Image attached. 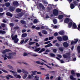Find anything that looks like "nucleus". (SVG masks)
<instances>
[{
	"mask_svg": "<svg viewBox=\"0 0 80 80\" xmlns=\"http://www.w3.org/2000/svg\"><path fill=\"white\" fill-rule=\"evenodd\" d=\"M3 8H0V13L3 12Z\"/></svg>",
	"mask_w": 80,
	"mask_h": 80,
	"instance_id": "nucleus-56",
	"label": "nucleus"
},
{
	"mask_svg": "<svg viewBox=\"0 0 80 80\" xmlns=\"http://www.w3.org/2000/svg\"><path fill=\"white\" fill-rule=\"evenodd\" d=\"M20 22H21V23H22V24H25V21L23 20H22Z\"/></svg>",
	"mask_w": 80,
	"mask_h": 80,
	"instance_id": "nucleus-35",
	"label": "nucleus"
},
{
	"mask_svg": "<svg viewBox=\"0 0 80 80\" xmlns=\"http://www.w3.org/2000/svg\"><path fill=\"white\" fill-rule=\"evenodd\" d=\"M71 72L72 75H71L70 76L69 78L70 79H71V80H77V79L76 78H74L73 76H73H74V77H75V75H76L77 77H80V73H75V71H73V70H72Z\"/></svg>",
	"mask_w": 80,
	"mask_h": 80,
	"instance_id": "nucleus-1",
	"label": "nucleus"
},
{
	"mask_svg": "<svg viewBox=\"0 0 80 80\" xmlns=\"http://www.w3.org/2000/svg\"><path fill=\"white\" fill-rule=\"evenodd\" d=\"M59 50L60 51V52L63 51V48H62V47L59 48Z\"/></svg>",
	"mask_w": 80,
	"mask_h": 80,
	"instance_id": "nucleus-33",
	"label": "nucleus"
},
{
	"mask_svg": "<svg viewBox=\"0 0 80 80\" xmlns=\"http://www.w3.org/2000/svg\"><path fill=\"white\" fill-rule=\"evenodd\" d=\"M76 43L74 41H72L71 43V45H73V44H75Z\"/></svg>",
	"mask_w": 80,
	"mask_h": 80,
	"instance_id": "nucleus-45",
	"label": "nucleus"
},
{
	"mask_svg": "<svg viewBox=\"0 0 80 80\" xmlns=\"http://www.w3.org/2000/svg\"><path fill=\"white\" fill-rule=\"evenodd\" d=\"M36 30H40V28L39 27H37L36 28Z\"/></svg>",
	"mask_w": 80,
	"mask_h": 80,
	"instance_id": "nucleus-58",
	"label": "nucleus"
},
{
	"mask_svg": "<svg viewBox=\"0 0 80 80\" xmlns=\"http://www.w3.org/2000/svg\"><path fill=\"white\" fill-rule=\"evenodd\" d=\"M1 27H2L3 28H4V27H5V24H1Z\"/></svg>",
	"mask_w": 80,
	"mask_h": 80,
	"instance_id": "nucleus-38",
	"label": "nucleus"
},
{
	"mask_svg": "<svg viewBox=\"0 0 80 80\" xmlns=\"http://www.w3.org/2000/svg\"><path fill=\"white\" fill-rule=\"evenodd\" d=\"M13 4L14 5H18V2L17 1H15L13 2Z\"/></svg>",
	"mask_w": 80,
	"mask_h": 80,
	"instance_id": "nucleus-30",
	"label": "nucleus"
},
{
	"mask_svg": "<svg viewBox=\"0 0 80 80\" xmlns=\"http://www.w3.org/2000/svg\"><path fill=\"white\" fill-rule=\"evenodd\" d=\"M6 15L7 16H9V17H11L13 16L12 14H11L10 12H8L6 13Z\"/></svg>",
	"mask_w": 80,
	"mask_h": 80,
	"instance_id": "nucleus-16",
	"label": "nucleus"
},
{
	"mask_svg": "<svg viewBox=\"0 0 80 80\" xmlns=\"http://www.w3.org/2000/svg\"><path fill=\"white\" fill-rule=\"evenodd\" d=\"M41 48H37L36 49L34 50L35 52H38L39 50H40Z\"/></svg>",
	"mask_w": 80,
	"mask_h": 80,
	"instance_id": "nucleus-32",
	"label": "nucleus"
},
{
	"mask_svg": "<svg viewBox=\"0 0 80 80\" xmlns=\"http://www.w3.org/2000/svg\"><path fill=\"white\" fill-rule=\"evenodd\" d=\"M38 33L40 37H42V36H43L40 32H38Z\"/></svg>",
	"mask_w": 80,
	"mask_h": 80,
	"instance_id": "nucleus-60",
	"label": "nucleus"
},
{
	"mask_svg": "<svg viewBox=\"0 0 80 80\" xmlns=\"http://www.w3.org/2000/svg\"><path fill=\"white\" fill-rule=\"evenodd\" d=\"M18 16L19 17H20L23 16V13H19V14H18Z\"/></svg>",
	"mask_w": 80,
	"mask_h": 80,
	"instance_id": "nucleus-40",
	"label": "nucleus"
},
{
	"mask_svg": "<svg viewBox=\"0 0 80 80\" xmlns=\"http://www.w3.org/2000/svg\"><path fill=\"white\" fill-rule=\"evenodd\" d=\"M28 40H29L28 39H26L24 41V43H26V42H27V41H28Z\"/></svg>",
	"mask_w": 80,
	"mask_h": 80,
	"instance_id": "nucleus-63",
	"label": "nucleus"
},
{
	"mask_svg": "<svg viewBox=\"0 0 80 80\" xmlns=\"http://www.w3.org/2000/svg\"><path fill=\"white\" fill-rule=\"evenodd\" d=\"M57 38L59 42H62V39H63V38H62V37L58 36L57 37Z\"/></svg>",
	"mask_w": 80,
	"mask_h": 80,
	"instance_id": "nucleus-14",
	"label": "nucleus"
},
{
	"mask_svg": "<svg viewBox=\"0 0 80 80\" xmlns=\"http://www.w3.org/2000/svg\"><path fill=\"white\" fill-rule=\"evenodd\" d=\"M9 72H11V73H13V75H15V74L16 73L15 72H14V71H13L12 70H10L9 71Z\"/></svg>",
	"mask_w": 80,
	"mask_h": 80,
	"instance_id": "nucleus-36",
	"label": "nucleus"
},
{
	"mask_svg": "<svg viewBox=\"0 0 80 80\" xmlns=\"http://www.w3.org/2000/svg\"><path fill=\"white\" fill-rule=\"evenodd\" d=\"M50 57H55V55L53 53H50L49 54Z\"/></svg>",
	"mask_w": 80,
	"mask_h": 80,
	"instance_id": "nucleus-26",
	"label": "nucleus"
},
{
	"mask_svg": "<svg viewBox=\"0 0 80 80\" xmlns=\"http://www.w3.org/2000/svg\"><path fill=\"white\" fill-rule=\"evenodd\" d=\"M22 72H23V73H25V74H28V72L25 70L23 69H22Z\"/></svg>",
	"mask_w": 80,
	"mask_h": 80,
	"instance_id": "nucleus-18",
	"label": "nucleus"
},
{
	"mask_svg": "<svg viewBox=\"0 0 80 80\" xmlns=\"http://www.w3.org/2000/svg\"><path fill=\"white\" fill-rule=\"evenodd\" d=\"M36 63H37V64H40L41 62L40 61H36Z\"/></svg>",
	"mask_w": 80,
	"mask_h": 80,
	"instance_id": "nucleus-61",
	"label": "nucleus"
},
{
	"mask_svg": "<svg viewBox=\"0 0 80 80\" xmlns=\"http://www.w3.org/2000/svg\"><path fill=\"white\" fill-rule=\"evenodd\" d=\"M48 45V46L49 47L53 46V45L51 43H50Z\"/></svg>",
	"mask_w": 80,
	"mask_h": 80,
	"instance_id": "nucleus-48",
	"label": "nucleus"
},
{
	"mask_svg": "<svg viewBox=\"0 0 80 80\" xmlns=\"http://www.w3.org/2000/svg\"><path fill=\"white\" fill-rule=\"evenodd\" d=\"M69 21H70V19L68 18H67L65 19L64 22L66 23H68L69 22Z\"/></svg>",
	"mask_w": 80,
	"mask_h": 80,
	"instance_id": "nucleus-12",
	"label": "nucleus"
},
{
	"mask_svg": "<svg viewBox=\"0 0 80 80\" xmlns=\"http://www.w3.org/2000/svg\"><path fill=\"white\" fill-rule=\"evenodd\" d=\"M11 50L10 49H5L4 51L2 52V53H6V52H11Z\"/></svg>",
	"mask_w": 80,
	"mask_h": 80,
	"instance_id": "nucleus-13",
	"label": "nucleus"
},
{
	"mask_svg": "<svg viewBox=\"0 0 80 80\" xmlns=\"http://www.w3.org/2000/svg\"><path fill=\"white\" fill-rule=\"evenodd\" d=\"M37 22H38V20L36 19H34L33 21V23H37Z\"/></svg>",
	"mask_w": 80,
	"mask_h": 80,
	"instance_id": "nucleus-39",
	"label": "nucleus"
},
{
	"mask_svg": "<svg viewBox=\"0 0 80 80\" xmlns=\"http://www.w3.org/2000/svg\"><path fill=\"white\" fill-rule=\"evenodd\" d=\"M57 50L56 49H53V51L54 53H56Z\"/></svg>",
	"mask_w": 80,
	"mask_h": 80,
	"instance_id": "nucleus-49",
	"label": "nucleus"
},
{
	"mask_svg": "<svg viewBox=\"0 0 80 80\" xmlns=\"http://www.w3.org/2000/svg\"><path fill=\"white\" fill-rule=\"evenodd\" d=\"M65 54L63 55V57H64L65 58H70V53H68Z\"/></svg>",
	"mask_w": 80,
	"mask_h": 80,
	"instance_id": "nucleus-5",
	"label": "nucleus"
},
{
	"mask_svg": "<svg viewBox=\"0 0 80 80\" xmlns=\"http://www.w3.org/2000/svg\"><path fill=\"white\" fill-rule=\"evenodd\" d=\"M2 72H4V73H8V71L5 70H2Z\"/></svg>",
	"mask_w": 80,
	"mask_h": 80,
	"instance_id": "nucleus-57",
	"label": "nucleus"
},
{
	"mask_svg": "<svg viewBox=\"0 0 80 80\" xmlns=\"http://www.w3.org/2000/svg\"><path fill=\"white\" fill-rule=\"evenodd\" d=\"M77 50H78V53H80V46H78L77 47Z\"/></svg>",
	"mask_w": 80,
	"mask_h": 80,
	"instance_id": "nucleus-24",
	"label": "nucleus"
},
{
	"mask_svg": "<svg viewBox=\"0 0 80 80\" xmlns=\"http://www.w3.org/2000/svg\"><path fill=\"white\" fill-rule=\"evenodd\" d=\"M54 35L55 37H57V36H58V33H57V32H55L54 33Z\"/></svg>",
	"mask_w": 80,
	"mask_h": 80,
	"instance_id": "nucleus-52",
	"label": "nucleus"
},
{
	"mask_svg": "<svg viewBox=\"0 0 80 80\" xmlns=\"http://www.w3.org/2000/svg\"><path fill=\"white\" fill-rule=\"evenodd\" d=\"M34 77L35 78H36V79H35V80H39V79H38V77H37V76H35Z\"/></svg>",
	"mask_w": 80,
	"mask_h": 80,
	"instance_id": "nucleus-55",
	"label": "nucleus"
},
{
	"mask_svg": "<svg viewBox=\"0 0 80 80\" xmlns=\"http://www.w3.org/2000/svg\"><path fill=\"white\" fill-rule=\"evenodd\" d=\"M72 28V29H77V26L76 23L74 22L73 23Z\"/></svg>",
	"mask_w": 80,
	"mask_h": 80,
	"instance_id": "nucleus-10",
	"label": "nucleus"
},
{
	"mask_svg": "<svg viewBox=\"0 0 80 80\" xmlns=\"http://www.w3.org/2000/svg\"><path fill=\"white\" fill-rule=\"evenodd\" d=\"M14 77L16 78H21V76L20 75H18L17 74H14Z\"/></svg>",
	"mask_w": 80,
	"mask_h": 80,
	"instance_id": "nucleus-17",
	"label": "nucleus"
},
{
	"mask_svg": "<svg viewBox=\"0 0 80 80\" xmlns=\"http://www.w3.org/2000/svg\"><path fill=\"white\" fill-rule=\"evenodd\" d=\"M16 11L17 12H18V13H19V12H21L22 10L18 8V9H16Z\"/></svg>",
	"mask_w": 80,
	"mask_h": 80,
	"instance_id": "nucleus-29",
	"label": "nucleus"
},
{
	"mask_svg": "<svg viewBox=\"0 0 80 80\" xmlns=\"http://www.w3.org/2000/svg\"><path fill=\"white\" fill-rule=\"evenodd\" d=\"M31 72L32 73V74L31 76L33 77V75H35L36 72H37V71H32Z\"/></svg>",
	"mask_w": 80,
	"mask_h": 80,
	"instance_id": "nucleus-20",
	"label": "nucleus"
},
{
	"mask_svg": "<svg viewBox=\"0 0 80 80\" xmlns=\"http://www.w3.org/2000/svg\"><path fill=\"white\" fill-rule=\"evenodd\" d=\"M78 41V39H74V42H75L76 43H77V42Z\"/></svg>",
	"mask_w": 80,
	"mask_h": 80,
	"instance_id": "nucleus-43",
	"label": "nucleus"
},
{
	"mask_svg": "<svg viewBox=\"0 0 80 80\" xmlns=\"http://www.w3.org/2000/svg\"><path fill=\"white\" fill-rule=\"evenodd\" d=\"M14 55H16V52L9 53L8 54L9 56H7V54H5L4 56L5 57H7L8 59H11L12 58H13V56Z\"/></svg>",
	"mask_w": 80,
	"mask_h": 80,
	"instance_id": "nucleus-3",
	"label": "nucleus"
},
{
	"mask_svg": "<svg viewBox=\"0 0 80 80\" xmlns=\"http://www.w3.org/2000/svg\"><path fill=\"white\" fill-rule=\"evenodd\" d=\"M73 25V21L71 20V21L68 23V28H70L72 27V26Z\"/></svg>",
	"mask_w": 80,
	"mask_h": 80,
	"instance_id": "nucleus-8",
	"label": "nucleus"
},
{
	"mask_svg": "<svg viewBox=\"0 0 80 80\" xmlns=\"http://www.w3.org/2000/svg\"><path fill=\"white\" fill-rule=\"evenodd\" d=\"M63 15H60L58 16V18L59 20H62V19L63 18Z\"/></svg>",
	"mask_w": 80,
	"mask_h": 80,
	"instance_id": "nucleus-15",
	"label": "nucleus"
},
{
	"mask_svg": "<svg viewBox=\"0 0 80 80\" xmlns=\"http://www.w3.org/2000/svg\"><path fill=\"white\" fill-rule=\"evenodd\" d=\"M0 33H2V34H5V33H6V32L3 30H0Z\"/></svg>",
	"mask_w": 80,
	"mask_h": 80,
	"instance_id": "nucleus-28",
	"label": "nucleus"
},
{
	"mask_svg": "<svg viewBox=\"0 0 80 80\" xmlns=\"http://www.w3.org/2000/svg\"><path fill=\"white\" fill-rule=\"evenodd\" d=\"M39 6L40 7H42L43 6V5H42V4L40 3L39 4Z\"/></svg>",
	"mask_w": 80,
	"mask_h": 80,
	"instance_id": "nucleus-64",
	"label": "nucleus"
},
{
	"mask_svg": "<svg viewBox=\"0 0 80 80\" xmlns=\"http://www.w3.org/2000/svg\"><path fill=\"white\" fill-rule=\"evenodd\" d=\"M19 28V27L16 26L14 28V29H15V30H18Z\"/></svg>",
	"mask_w": 80,
	"mask_h": 80,
	"instance_id": "nucleus-54",
	"label": "nucleus"
},
{
	"mask_svg": "<svg viewBox=\"0 0 80 80\" xmlns=\"http://www.w3.org/2000/svg\"><path fill=\"white\" fill-rule=\"evenodd\" d=\"M50 41H49L48 42H46L44 43V44H48V43H50Z\"/></svg>",
	"mask_w": 80,
	"mask_h": 80,
	"instance_id": "nucleus-53",
	"label": "nucleus"
},
{
	"mask_svg": "<svg viewBox=\"0 0 80 80\" xmlns=\"http://www.w3.org/2000/svg\"><path fill=\"white\" fill-rule=\"evenodd\" d=\"M17 72L18 73H21V72H22V70L19 69V70H17Z\"/></svg>",
	"mask_w": 80,
	"mask_h": 80,
	"instance_id": "nucleus-46",
	"label": "nucleus"
},
{
	"mask_svg": "<svg viewBox=\"0 0 80 80\" xmlns=\"http://www.w3.org/2000/svg\"><path fill=\"white\" fill-rule=\"evenodd\" d=\"M8 67L9 68H10V69H11V70H13V68L12 66H10V65H8Z\"/></svg>",
	"mask_w": 80,
	"mask_h": 80,
	"instance_id": "nucleus-31",
	"label": "nucleus"
},
{
	"mask_svg": "<svg viewBox=\"0 0 80 80\" xmlns=\"http://www.w3.org/2000/svg\"><path fill=\"white\" fill-rule=\"evenodd\" d=\"M63 45L64 48H67L69 46L67 42H64L63 43Z\"/></svg>",
	"mask_w": 80,
	"mask_h": 80,
	"instance_id": "nucleus-7",
	"label": "nucleus"
},
{
	"mask_svg": "<svg viewBox=\"0 0 80 80\" xmlns=\"http://www.w3.org/2000/svg\"><path fill=\"white\" fill-rule=\"evenodd\" d=\"M15 8L14 7H13L12 6H10L9 7V11L10 12H13L15 10Z\"/></svg>",
	"mask_w": 80,
	"mask_h": 80,
	"instance_id": "nucleus-9",
	"label": "nucleus"
},
{
	"mask_svg": "<svg viewBox=\"0 0 80 80\" xmlns=\"http://www.w3.org/2000/svg\"><path fill=\"white\" fill-rule=\"evenodd\" d=\"M45 65H46V66H47V67L48 68H49V69H52V67L48 66L46 64H44Z\"/></svg>",
	"mask_w": 80,
	"mask_h": 80,
	"instance_id": "nucleus-42",
	"label": "nucleus"
},
{
	"mask_svg": "<svg viewBox=\"0 0 80 80\" xmlns=\"http://www.w3.org/2000/svg\"><path fill=\"white\" fill-rule=\"evenodd\" d=\"M55 45L56 47H60V44L58 43H56Z\"/></svg>",
	"mask_w": 80,
	"mask_h": 80,
	"instance_id": "nucleus-44",
	"label": "nucleus"
},
{
	"mask_svg": "<svg viewBox=\"0 0 80 80\" xmlns=\"http://www.w3.org/2000/svg\"><path fill=\"white\" fill-rule=\"evenodd\" d=\"M59 34L61 35H63L64 34V32L62 31H60L59 32Z\"/></svg>",
	"mask_w": 80,
	"mask_h": 80,
	"instance_id": "nucleus-27",
	"label": "nucleus"
},
{
	"mask_svg": "<svg viewBox=\"0 0 80 80\" xmlns=\"http://www.w3.org/2000/svg\"><path fill=\"white\" fill-rule=\"evenodd\" d=\"M57 56L59 58H62V56L60 54H58Z\"/></svg>",
	"mask_w": 80,
	"mask_h": 80,
	"instance_id": "nucleus-59",
	"label": "nucleus"
},
{
	"mask_svg": "<svg viewBox=\"0 0 80 80\" xmlns=\"http://www.w3.org/2000/svg\"><path fill=\"white\" fill-rule=\"evenodd\" d=\"M53 13L55 16H57L58 15V11L57 9H54Z\"/></svg>",
	"mask_w": 80,
	"mask_h": 80,
	"instance_id": "nucleus-6",
	"label": "nucleus"
},
{
	"mask_svg": "<svg viewBox=\"0 0 80 80\" xmlns=\"http://www.w3.org/2000/svg\"><path fill=\"white\" fill-rule=\"evenodd\" d=\"M5 6L7 7H10V3L9 2H6L5 3Z\"/></svg>",
	"mask_w": 80,
	"mask_h": 80,
	"instance_id": "nucleus-19",
	"label": "nucleus"
},
{
	"mask_svg": "<svg viewBox=\"0 0 80 80\" xmlns=\"http://www.w3.org/2000/svg\"><path fill=\"white\" fill-rule=\"evenodd\" d=\"M13 34H12L11 36V38H12V40H14V42L15 43H17L18 42V39L17 38L18 36L17 35H15L13 36Z\"/></svg>",
	"mask_w": 80,
	"mask_h": 80,
	"instance_id": "nucleus-2",
	"label": "nucleus"
},
{
	"mask_svg": "<svg viewBox=\"0 0 80 80\" xmlns=\"http://www.w3.org/2000/svg\"><path fill=\"white\" fill-rule=\"evenodd\" d=\"M51 9H52V8H49V7L47 8V10L48 11V12H50V10H51Z\"/></svg>",
	"mask_w": 80,
	"mask_h": 80,
	"instance_id": "nucleus-41",
	"label": "nucleus"
},
{
	"mask_svg": "<svg viewBox=\"0 0 80 80\" xmlns=\"http://www.w3.org/2000/svg\"><path fill=\"white\" fill-rule=\"evenodd\" d=\"M9 25L11 27H13V26H14V24L13 23H10L9 24Z\"/></svg>",
	"mask_w": 80,
	"mask_h": 80,
	"instance_id": "nucleus-51",
	"label": "nucleus"
},
{
	"mask_svg": "<svg viewBox=\"0 0 80 80\" xmlns=\"http://www.w3.org/2000/svg\"><path fill=\"white\" fill-rule=\"evenodd\" d=\"M35 43V42H30L29 43V45H32L34 44V43Z\"/></svg>",
	"mask_w": 80,
	"mask_h": 80,
	"instance_id": "nucleus-34",
	"label": "nucleus"
},
{
	"mask_svg": "<svg viewBox=\"0 0 80 80\" xmlns=\"http://www.w3.org/2000/svg\"><path fill=\"white\" fill-rule=\"evenodd\" d=\"M27 36V34L26 33H23L22 35V38L26 37Z\"/></svg>",
	"mask_w": 80,
	"mask_h": 80,
	"instance_id": "nucleus-22",
	"label": "nucleus"
},
{
	"mask_svg": "<svg viewBox=\"0 0 80 80\" xmlns=\"http://www.w3.org/2000/svg\"><path fill=\"white\" fill-rule=\"evenodd\" d=\"M42 33L45 35H47V33H48L47 32V31L45 30H42Z\"/></svg>",
	"mask_w": 80,
	"mask_h": 80,
	"instance_id": "nucleus-21",
	"label": "nucleus"
},
{
	"mask_svg": "<svg viewBox=\"0 0 80 80\" xmlns=\"http://www.w3.org/2000/svg\"><path fill=\"white\" fill-rule=\"evenodd\" d=\"M26 30L25 29H23L22 31V33H24V32H26Z\"/></svg>",
	"mask_w": 80,
	"mask_h": 80,
	"instance_id": "nucleus-62",
	"label": "nucleus"
},
{
	"mask_svg": "<svg viewBox=\"0 0 80 80\" xmlns=\"http://www.w3.org/2000/svg\"><path fill=\"white\" fill-rule=\"evenodd\" d=\"M62 39L64 41H66V40H68V37L65 36L62 37Z\"/></svg>",
	"mask_w": 80,
	"mask_h": 80,
	"instance_id": "nucleus-11",
	"label": "nucleus"
},
{
	"mask_svg": "<svg viewBox=\"0 0 80 80\" xmlns=\"http://www.w3.org/2000/svg\"><path fill=\"white\" fill-rule=\"evenodd\" d=\"M0 77H1V78H4L6 77V78L7 80H9V79H10V78H13V77L10 75H8L7 76H5L0 75Z\"/></svg>",
	"mask_w": 80,
	"mask_h": 80,
	"instance_id": "nucleus-4",
	"label": "nucleus"
},
{
	"mask_svg": "<svg viewBox=\"0 0 80 80\" xmlns=\"http://www.w3.org/2000/svg\"><path fill=\"white\" fill-rule=\"evenodd\" d=\"M44 51H45V49L44 48H42L41 49V50L38 52L39 53H41L42 52H43Z\"/></svg>",
	"mask_w": 80,
	"mask_h": 80,
	"instance_id": "nucleus-25",
	"label": "nucleus"
},
{
	"mask_svg": "<svg viewBox=\"0 0 80 80\" xmlns=\"http://www.w3.org/2000/svg\"><path fill=\"white\" fill-rule=\"evenodd\" d=\"M27 75L26 74H25L24 75L23 78H27Z\"/></svg>",
	"mask_w": 80,
	"mask_h": 80,
	"instance_id": "nucleus-50",
	"label": "nucleus"
},
{
	"mask_svg": "<svg viewBox=\"0 0 80 80\" xmlns=\"http://www.w3.org/2000/svg\"><path fill=\"white\" fill-rule=\"evenodd\" d=\"M52 39H53V36L50 37H49V40H52Z\"/></svg>",
	"mask_w": 80,
	"mask_h": 80,
	"instance_id": "nucleus-47",
	"label": "nucleus"
},
{
	"mask_svg": "<svg viewBox=\"0 0 80 80\" xmlns=\"http://www.w3.org/2000/svg\"><path fill=\"white\" fill-rule=\"evenodd\" d=\"M53 22L54 24H56V23H57V20H56V19L53 20Z\"/></svg>",
	"mask_w": 80,
	"mask_h": 80,
	"instance_id": "nucleus-37",
	"label": "nucleus"
},
{
	"mask_svg": "<svg viewBox=\"0 0 80 80\" xmlns=\"http://www.w3.org/2000/svg\"><path fill=\"white\" fill-rule=\"evenodd\" d=\"M70 7H71V9H73L75 8V6H74V5L73 4H71L70 5Z\"/></svg>",
	"mask_w": 80,
	"mask_h": 80,
	"instance_id": "nucleus-23",
	"label": "nucleus"
}]
</instances>
